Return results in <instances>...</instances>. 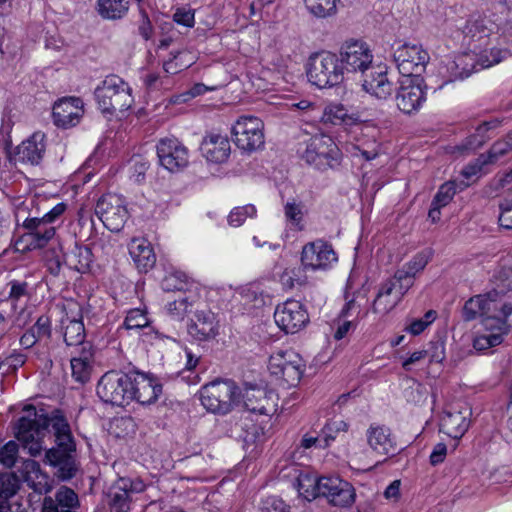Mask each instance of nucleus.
Instances as JSON below:
<instances>
[{"mask_svg": "<svg viewBox=\"0 0 512 512\" xmlns=\"http://www.w3.org/2000/svg\"><path fill=\"white\" fill-rule=\"evenodd\" d=\"M93 254L91 249L85 245L75 244L73 250L67 256L65 263L69 268L76 270L80 273H85L90 269L93 261Z\"/></svg>", "mask_w": 512, "mask_h": 512, "instance_id": "obj_39", "label": "nucleus"}, {"mask_svg": "<svg viewBox=\"0 0 512 512\" xmlns=\"http://www.w3.org/2000/svg\"><path fill=\"white\" fill-rule=\"evenodd\" d=\"M203 156L213 163H224L230 156L231 145L227 136L210 133L201 143Z\"/></svg>", "mask_w": 512, "mask_h": 512, "instance_id": "obj_27", "label": "nucleus"}, {"mask_svg": "<svg viewBox=\"0 0 512 512\" xmlns=\"http://www.w3.org/2000/svg\"><path fill=\"white\" fill-rule=\"evenodd\" d=\"M62 247L58 244L57 247L48 249L44 254V262L47 271L53 275L58 276L62 267Z\"/></svg>", "mask_w": 512, "mask_h": 512, "instance_id": "obj_49", "label": "nucleus"}, {"mask_svg": "<svg viewBox=\"0 0 512 512\" xmlns=\"http://www.w3.org/2000/svg\"><path fill=\"white\" fill-rule=\"evenodd\" d=\"M138 33L146 41L152 39L154 29L146 10L139 6Z\"/></svg>", "mask_w": 512, "mask_h": 512, "instance_id": "obj_61", "label": "nucleus"}, {"mask_svg": "<svg viewBox=\"0 0 512 512\" xmlns=\"http://www.w3.org/2000/svg\"><path fill=\"white\" fill-rule=\"evenodd\" d=\"M499 126V121H484L479 124L475 131L467 136L461 144V149L475 151L481 148L488 140L492 138V132Z\"/></svg>", "mask_w": 512, "mask_h": 512, "instance_id": "obj_34", "label": "nucleus"}, {"mask_svg": "<svg viewBox=\"0 0 512 512\" xmlns=\"http://www.w3.org/2000/svg\"><path fill=\"white\" fill-rule=\"evenodd\" d=\"M471 414L468 406L445 412L441 419V430L453 439H461L469 429Z\"/></svg>", "mask_w": 512, "mask_h": 512, "instance_id": "obj_26", "label": "nucleus"}, {"mask_svg": "<svg viewBox=\"0 0 512 512\" xmlns=\"http://www.w3.org/2000/svg\"><path fill=\"white\" fill-rule=\"evenodd\" d=\"M93 353L91 346L82 348L79 356L71 358L72 377L75 381L84 384L90 380L92 371Z\"/></svg>", "mask_w": 512, "mask_h": 512, "instance_id": "obj_36", "label": "nucleus"}, {"mask_svg": "<svg viewBox=\"0 0 512 512\" xmlns=\"http://www.w3.org/2000/svg\"><path fill=\"white\" fill-rule=\"evenodd\" d=\"M393 59L404 77H421L430 56L421 45L404 43L394 51Z\"/></svg>", "mask_w": 512, "mask_h": 512, "instance_id": "obj_13", "label": "nucleus"}, {"mask_svg": "<svg viewBox=\"0 0 512 512\" xmlns=\"http://www.w3.org/2000/svg\"><path fill=\"white\" fill-rule=\"evenodd\" d=\"M377 131L375 128L365 127L361 131V137L357 138L353 150L358 151L366 161L375 159L380 152V144L377 141Z\"/></svg>", "mask_w": 512, "mask_h": 512, "instance_id": "obj_35", "label": "nucleus"}, {"mask_svg": "<svg viewBox=\"0 0 512 512\" xmlns=\"http://www.w3.org/2000/svg\"><path fill=\"white\" fill-rule=\"evenodd\" d=\"M200 401L211 413L225 415L239 403L241 390L232 380H215L200 390Z\"/></svg>", "mask_w": 512, "mask_h": 512, "instance_id": "obj_4", "label": "nucleus"}, {"mask_svg": "<svg viewBox=\"0 0 512 512\" xmlns=\"http://www.w3.org/2000/svg\"><path fill=\"white\" fill-rule=\"evenodd\" d=\"M129 254L140 272L149 271L156 263L153 248L145 239H133L129 245Z\"/></svg>", "mask_w": 512, "mask_h": 512, "instance_id": "obj_33", "label": "nucleus"}, {"mask_svg": "<svg viewBox=\"0 0 512 512\" xmlns=\"http://www.w3.org/2000/svg\"><path fill=\"white\" fill-rule=\"evenodd\" d=\"M67 210V204L60 202L51 208L46 214L40 217L44 222H47L51 226H57V222H61V218Z\"/></svg>", "mask_w": 512, "mask_h": 512, "instance_id": "obj_64", "label": "nucleus"}, {"mask_svg": "<svg viewBox=\"0 0 512 512\" xmlns=\"http://www.w3.org/2000/svg\"><path fill=\"white\" fill-rule=\"evenodd\" d=\"M503 334L504 333L500 332L498 334L491 333L488 335H480L474 339L473 347L478 351H483L497 346L503 341Z\"/></svg>", "mask_w": 512, "mask_h": 512, "instance_id": "obj_59", "label": "nucleus"}, {"mask_svg": "<svg viewBox=\"0 0 512 512\" xmlns=\"http://www.w3.org/2000/svg\"><path fill=\"white\" fill-rule=\"evenodd\" d=\"M131 401L141 405L155 403L162 394V384L151 374L131 371Z\"/></svg>", "mask_w": 512, "mask_h": 512, "instance_id": "obj_22", "label": "nucleus"}, {"mask_svg": "<svg viewBox=\"0 0 512 512\" xmlns=\"http://www.w3.org/2000/svg\"><path fill=\"white\" fill-rule=\"evenodd\" d=\"M95 214L112 232H119L128 219V210L123 198L117 194L102 195L96 203Z\"/></svg>", "mask_w": 512, "mask_h": 512, "instance_id": "obj_12", "label": "nucleus"}, {"mask_svg": "<svg viewBox=\"0 0 512 512\" xmlns=\"http://www.w3.org/2000/svg\"><path fill=\"white\" fill-rule=\"evenodd\" d=\"M149 319L141 309H131L124 320V327L127 330L149 327Z\"/></svg>", "mask_w": 512, "mask_h": 512, "instance_id": "obj_55", "label": "nucleus"}, {"mask_svg": "<svg viewBox=\"0 0 512 512\" xmlns=\"http://www.w3.org/2000/svg\"><path fill=\"white\" fill-rule=\"evenodd\" d=\"M263 128L260 118L241 116L232 127L234 143L243 151H256L264 145Z\"/></svg>", "mask_w": 512, "mask_h": 512, "instance_id": "obj_11", "label": "nucleus"}, {"mask_svg": "<svg viewBox=\"0 0 512 512\" xmlns=\"http://www.w3.org/2000/svg\"><path fill=\"white\" fill-rule=\"evenodd\" d=\"M84 114V103L79 97H63L55 102L52 110L53 123L58 128L76 126Z\"/></svg>", "mask_w": 512, "mask_h": 512, "instance_id": "obj_21", "label": "nucleus"}, {"mask_svg": "<svg viewBox=\"0 0 512 512\" xmlns=\"http://www.w3.org/2000/svg\"><path fill=\"white\" fill-rule=\"evenodd\" d=\"M362 87L367 93L380 100L388 99L394 91L393 83L389 80L387 71L382 69L372 72L370 76L366 77Z\"/></svg>", "mask_w": 512, "mask_h": 512, "instance_id": "obj_32", "label": "nucleus"}, {"mask_svg": "<svg viewBox=\"0 0 512 512\" xmlns=\"http://www.w3.org/2000/svg\"><path fill=\"white\" fill-rule=\"evenodd\" d=\"M277 326L286 334L299 332L309 322V315L300 301L288 299L274 312Z\"/></svg>", "mask_w": 512, "mask_h": 512, "instance_id": "obj_17", "label": "nucleus"}, {"mask_svg": "<svg viewBox=\"0 0 512 512\" xmlns=\"http://www.w3.org/2000/svg\"><path fill=\"white\" fill-rule=\"evenodd\" d=\"M241 396L245 408L250 412L271 415L276 411L273 392H268L262 387H248Z\"/></svg>", "mask_w": 512, "mask_h": 512, "instance_id": "obj_25", "label": "nucleus"}, {"mask_svg": "<svg viewBox=\"0 0 512 512\" xmlns=\"http://www.w3.org/2000/svg\"><path fill=\"white\" fill-rule=\"evenodd\" d=\"M339 0H304L307 10L318 18L334 16Z\"/></svg>", "mask_w": 512, "mask_h": 512, "instance_id": "obj_43", "label": "nucleus"}, {"mask_svg": "<svg viewBox=\"0 0 512 512\" xmlns=\"http://www.w3.org/2000/svg\"><path fill=\"white\" fill-rule=\"evenodd\" d=\"M320 497H325L333 506L349 507L356 497L351 483L339 477H320Z\"/></svg>", "mask_w": 512, "mask_h": 512, "instance_id": "obj_19", "label": "nucleus"}, {"mask_svg": "<svg viewBox=\"0 0 512 512\" xmlns=\"http://www.w3.org/2000/svg\"><path fill=\"white\" fill-rule=\"evenodd\" d=\"M490 26H492V23L485 16H482L481 14H473L467 20L466 25L463 28V33L466 37H470L472 39H482L483 37L489 36L492 31Z\"/></svg>", "mask_w": 512, "mask_h": 512, "instance_id": "obj_42", "label": "nucleus"}, {"mask_svg": "<svg viewBox=\"0 0 512 512\" xmlns=\"http://www.w3.org/2000/svg\"><path fill=\"white\" fill-rule=\"evenodd\" d=\"M256 212L257 210L255 206L251 204L235 207L228 215V223L230 226L239 227L247 218L254 217Z\"/></svg>", "mask_w": 512, "mask_h": 512, "instance_id": "obj_53", "label": "nucleus"}, {"mask_svg": "<svg viewBox=\"0 0 512 512\" xmlns=\"http://www.w3.org/2000/svg\"><path fill=\"white\" fill-rule=\"evenodd\" d=\"M468 186L467 183L455 181H448L439 187L438 192L433 198L434 205H440L445 207L453 199L454 195L458 191L464 190Z\"/></svg>", "mask_w": 512, "mask_h": 512, "instance_id": "obj_44", "label": "nucleus"}, {"mask_svg": "<svg viewBox=\"0 0 512 512\" xmlns=\"http://www.w3.org/2000/svg\"><path fill=\"white\" fill-rule=\"evenodd\" d=\"M478 316L485 317V296L476 295L467 300L462 309V318L469 322L475 320Z\"/></svg>", "mask_w": 512, "mask_h": 512, "instance_id": "obj_45", "label": "nucleus"}, {"mask_svg": "<svg viewBox=\"0 0 512 512\" xmlns=\"http://www.w3.org/2000/svg\"><path fill=\"white\" fill-rule=\"evenodd\" d=\"M337 261V255L331 244L317 240L304 245L301 263L305 270H326Z\"/></svg>", "mask_w": 512, "mask_h": 512, "instance_id": "obj_18", "label": "nucleus"}, {"mask_svg": "<svg viewBox=\"0 0 512 512\" xmlns=\"http://www.w3.org/2000/svg\"><path fill=\"white\" fill-rule=\"evenodd\" d=\"M436 319V311L429 310L425 313L424 318L414 319L407 327L406 331L412 335L421 334Z\"/></svg>", "mask_w": 512, "mask_h": 512, "instance_id": "obj_58", "label": "nucleus"}, {"mask_svg": "<svg viewBox=\"0 0 512 512\" xmlns=\"http://www.w3.org/2000/svg\"><path fill=\"white\" fill-rule=\"evenodd\" d=\"M294 486L299 495L308 501L320 497V477L312 473L301 471L296 477Z\"/></svg>", "mask_w": 512, "mask_h": 512, "instance_id": "obj_38", "label": "nucleus"}, {"mask_svg": "<svg viewBox=\"0 0 512 512\" xmlns=\"http://www.w3.org/2000/svg\"><path fill=\"white\" fill-rule=\"evenodd\" d=\"M128 9V2L125 0H97L96 10L103 19H121Z\"/></svg>", "mask_w": 512, "mask_h": 512, "instance_id": "obj_41", "label": "nucleus"}, {"mask_svg": "<svg viewBox=\"0 0 512 512\" xmlns=\"http://www.w3.org/2000/svg\"><path fill=\"white\" fill-rule=\"evenodd\" d=\"M131 372L111 370L97 384V395L106 404L125 406L131 402Z\"/></svg>", "mask_w": 512, "mask_h": 512, "instance_id": "obj_6", "label": "nucleus"}, {"mask_svg": "<svg viewBox=\"0 0 512 512\" xmlns=\"http://www.w3.org/2000/svg\"><path fill=\"white\" fill-rule=\"evenodd\" d=\"M27 361V356L20 351H13L10 355L0 361L1 376L14 373Z\"/></svg>", "mask_w": 512, "mask_h": 512, "instance_id": "obj_50", "label": "nucleus"}, {"mask_svg": "<svg viewBox=\"0 0 512 512\" xmlns=\"http://www.w3.org/2000/svg\"><path fill=\"white\" fill-rule=\"evenodd\" d=\"M495 288L498 292L506 293L512 290V267L501 265L495 271L494 275Z\"/></svg>", "mask_w": 512, "mask_h": 512, "instance_id": "obj_51", "label": "nucleus"}, {"mask_svg": "<svg viewBox=\"0 0 512 512\" xmlns=\"http://www.w3.org/2000/svg\"><path fill=\"white\" fill-rule=\"evenodd\" d=\"M188 334L197 341H208L219 333V323L211 311H197L187 326Z\"/></svg>", "mask_w": 512, "mask_h": 512, "instance_id": "obj_24", "label": "nucleus"}, {"mask_svg": "<svg viewBox=\"0 0 512 512\" xmlns=\"http://www.w3.org/2000/svg\"><path fill=\"white\" fill-rule=\"evenodd\" d=\"M268 370L277 380L288 387L296 386L303 375V364L293 352H278L270 356Z\"/></svg>", "mask_w": 512, "mask_h": 512, "instance_id": "obj_14", "label": "nucleus"}, {"mask_svg": "<svg viewBox=\"0 0 512 512\" xmlns=\"http://www.w3.org/2000/svg\"><path fill=\"white\" fill-rule=\"evenodd\" d=\"M8 285L10 286L9 296L4 301H9V308L14 311L17 301L30 298L29 284L26 281L12 280Z\"/></svg>", "mask_w": 512, "mask_h": 512, "instance_id": "obj_47", "label": "nucleus"}, {"mask_svg": "<svg viewBox=\"0 0 512 512\" xmlns=\"http://www.w3.org/2000/svg\"><path fill=\"white\" fill-rule=\"evenodd\" d=\"M69 312L66 313L65 317L62 318L61 324L64 329L63 337L67 346H78L82 348H89L91 346L88 342H85V327L82 321V309L77 303H71L68 305Z\"/></svg>", "mask_w": 512, "mask_h": 512, "instance_id": "obj_23", "label": "nucleus"}, {"mask_svg": "<svg viewBox=\"0 0 512 512\" xmlns=\"http://www.w3.org/2000/svg\"><path fill=\"white\" fill-rule=\"evenodd\" d=\"M427 85L422 77H406L396 90L397 108L404 114L417 113L426 102Z\"/></svg>", "mask_w": 512, "mask_h": 512, "instance_id": "obj_9", "label": "nucleus"}, {"mask_svg": "<svg viewBox=\"0 0 512 512\" xmlns=\"http://www.w3.org/2000/svg\"><path fill=\"white\" fill-rule=\"evenodd\" d=\"M347 428L348 425L343 420H330L321 429L320 435L322 436L324 442L327 443L328 447L330 443L335 440L337 434L341 431H346Z\"/></svg>", "mask_w": 512, "mask_h": 512, "instance_id": "obj_56", "label": "nucleus"}, {"mask_svg": "<svg viewBox=\"0 0 512 512\" xmlns=\"http://www.w3.org/2000/svg\"><path fill=\"white\" fill-rule=\"evenodd\" d=\"M79 506L78 495L66 486H62L55 494V499L47 496L43 500L42 512H76Z\"/></svg>", "mask_w": 512, "mask_h": 512, "instance_id": "obj_30", "label": "nucleus"}, {"mask_svg": "<svg viewBox=\"0 0 512 512\" xmlns=\"http://www.w3.org/2000/svg\"><path fill=\"white\" fill-rule=\"evenodd\" d=\"M415 276L403 269H398L393 277L386 279L394 284V291L402 300L409 289L414 285Z\"/></svg>", "mask_w": 512, "mask_h": 512, "instance_id": "obj_46", "label": "nucleus"}, {"mask_svg": "<svg viewBox=\"0 0 512 512\" xmlns=\"http://www.w3.org/2000/svg\"><path fill=\"white\" fill-rule=\"evenodd\" d=\"M160 164L170 172H177L189 163L188 149L176 138H164L157 144Z\"/></svg>", "mask_w": 512, "mask_h": 512, "instance_id": "obj_20", "label": "nucleus"}, {"mask_svg": "<svg viewBox=\"0 0 512 512\" xmlns=\"http://www.w3.org/2000/svg\"><path fill=\"white\" fill-rule=\"evenodd\" d=\"M302 158L309 165L326 170L341 164L342 153L331 137L321 134L310 139Z\"/></svg>", "mask_w": 512, "mask_h": 512, "instance_id": "obj_7", "label": "nucleus"}, {"mask_svg": "<svg viewBox=\"0 0 512 512\" xmlns=\"http://www.w3.org/2000/svg\"><path fill=\"white\" fill-rule=\"evenodd\" d=\"M402 300L394 291L392 281H383L372 302L371 311L374 314L385 316L390 313Z\"/></svg>", "mask_w": 512, "mask_h": 512, "instance_id": "obj_31", "label": "nucleus"}, {"mask_svg": "<svg viewBox=\"0 0 512 512\" xmlns=\"http://www.w3.org/2000/svg\"><path fill=\"white\" fill-rule=\"evenodd\" d=\"M25 467L29 470L26 480L36 493L47 494L52 490L49 476L41 472L38 462L27 460L25 461Z\"/></svg>", "mask_w": 512, "mask_h": 512, "instance_id": "obj_37", "label": "nucleus"}, {"mask_svg": "<svg viewBox=\"0 0 512 512\" xmlns=\"http://www.w3.org/2000/svg\"><path fill=\"white\" fill-rule=\"evenodd\" d=\"M512 151V134H506L495 141L486 153H481L477 158L469 162L461 171L464 178L487 174L490 166L497 164L501 158Z\"/></svg>", "mask_w": 512, "mask_h": 512, "instance_id": "obj_10", "label": "nucleus"}, {"mask_svg": "<svg viewBox=\"0 0 512 512\" xmlns=\"http://www.w3.org/2000/svg\"><path fill=\"white\" fill-rule=\"evenodd\" d=\"M28 329L39 342L49 340L52 335L51 319L48 315L43 314L39 316L36 322Z\"/></svg>", "mask_w": 512, "mask_h": 512, "instance_id": "obj_54", "label": "nucleus"}, {"mask_svg": "<svg viewBox=\"0 0 512 512\" xmlns=\"http://www.w3.org/2000/svg\"><path fill=\"white\" fill-rule=\"evenodd\" d=\"M27 231L16 242L17 250L19 245L25 243L22 250H35L44 248L56 235L57 226H51L40 217L26 218L22 224Z\"/></svg>", "mask_w": 512, "mask_h": 512, "instance_id": "obj_16", "label": "nucleus"}, {"mask_svg": "<svg viewBox=\"0 0 512 512\" xmlns=\"http://www.w3.org/2000/svg\"><path fill=\"white\" fill-rule=\"evenodd\" d=\"M309 82L320 88H332L343 83L345 71L336 53L322 50L311 54L306 65Z\"/></svg>", "mask_w": 512, "mask_h": 512, "instance_id": "obj_3", "label": "nucleus"}, {"mask_svg": "<svg viewBox=\"0 0 512 512\" xmlns=\"http://www.w3.org/2000/svg\"><path fill=\"white\" fill-rule=\"evenodd\" d=\"M366 436L370 448L379 454L394 455L398 450L390 429L384 425H370Z\"/></svg>", "mask_w": 512, "mask_h": 512, "instance_id": "obj_28", "label": "nucleus"}, {"mask_svg": "<svg viewBox=\"0 0 512 512\" xmlns=\"http://www.w3.org/2000/svg\"><path fill=\"white\" fill-rule=\"evenodd\" d=\"M47 413L33 405H26L14 424L16 439L28 453L35 457L45 449L44 437L47 434Z\"/></svg>", "mask_w": 512, "mask_h": 512, "instance_id": "obj_2", "label": "nucleus"}, {"mask_svg": "<svg viewBox=\"0 0 512 512\" xmlns=\"http://www.w3.org/2000/svg\"><path fill=\"white\" fill-rule=\"evenodd\" d=\"M47 433L54 438V445L45 450V463L53 469V475L59 481H69L79 470L76 440L71 426L60 409L47 414Z\"/></svg>", "mask_w": 512, "mask_h": 512, "instance_id": "obj_1", "label": "nucleus"}, {"mask_svg": "<svg viewBox=\"0 0 512 512\" xmlns=\"http://www.w3.org/2000/svg\"><path fill=\"white\" fill-rule=\"evenodd\" d=\"M96 102L103 114L128 110L133 104L131 88L119 76H107L94 92Z\"/></svg>", "mask_w": 512, "mask_h": 512, "instance_id": "obj_5", "label": "nucleus"}, {"mask_svg": "<svg viewBox=\"0 0 512 512\" xmlns=\"http://www.w3.org/2000/svg\"><path fill=\"white\" fill-rule=\"evenodd\" d=\"M503 292L493 289L485 296L484 326L487 329H497L508 333L512 327V304L507 301Z\"/></svg>", "mask_w": 512, "mask_h": 512, "instance_id": "obj_8", "label": "nucleus"}, {"mask_svg": "<svg viewBox=\"0 0 512 512\" xmlns=\"http://www.w3.org/2000/svg\"><path fill=\"white\" fill-rule=\"evenodd\" d=\"M45 148V135L41 132H35L17 147V159L23 163L37 165L43 158Z\"/></svg>", "mask_w": 512, "mask_h": 512, "instance_id": "obj_29", "label": "nucleus"}, {"mask_svg": "<svg viewBox=\"0 0 512 512\" xmlns=\"http://www.w3.org/2000/svg\"><path fill=\"white\" fill-rule=\"evenodd\" d=\"M284 214L287 220L299 226L303 219V206L295 200L288 201L284 206Z\"/></svg>", "mask_w": 512, "mask_h": 512, "instance_id": "obj_63", "label": "nucleus"}, {"mask_svg": "<svg viewBox=\"0 0 512 512\" xmlns=\"http://www.w3.org/2000/svg\"><path fill=\"white\" fill-rule=\"evenodd\" d=\"M338 58L345 72L364 73L371 67L373 54L369 45L357 39L345 41L339 50Z\"/></svg>", "mask_w": 512, "mask_h": 512, "instance_id": "obj_15", "label": "nucleus"}, {"mask_svg": "<svg viewBox=\"0 0 512 512\" xmlns=\"http://www.w3.org/2000/svg\"><path fill=\"white\" fill-rule=\"evenodd\" d=\"M323 120L333 125H353L358 117L349 114L347 108L342 104H330L324 109Z\"/></svg>", "mask_w": 512, "mask_h": 512, "instance_id": "obj_40", "label": "nucleus"}, {"mask_svg": "<svg viewBox=\"0 0 512 512\" xmlns=\"http://www.w3.org/2000/svg\"><path fill=\"white\" fill-rule=\"evenodd\" d=\"M108 496L109 504L114 510L130 509V494L126 489L118 487V480L110 488Z\"/></svg>", "mask_w": 512, "mask_h": 512, "instance_id": "obj_48", "label": "nucleus"}, {"mask_svg": "<svg viewBox=\"0 0 512 512\" xmlns=\"http://www.w3.org/2000/svg\"><path fill=\"white\" fill-rule=\"evenodd\" d=\"M18 453V444L9 441L0 449V462L7 468L14 466Z\"/></svg>", "mask_w": 512, "mask_h": 512, "instance_id": "obj_60", "label": "nucleus"}, {"mask_svg": "<svg viewBox=\"0 0 512 512\" xmlns=\"http://www.w3.org/2000/svg\"><path fill=\"white\" fill-rule=\"evenodd\" d=\"M500 214L498 222L500 227L512 230V198L504 199L499 204Z\"/></svg>", "mask_w": 512, "mask_h": 512, "instance_id": "obj_62", "label": "nucleus"}, {"mask_svg": "<svg viewBox=\"0 0 512 512\" xmlns=\"http://www.w3.org/2000/svg\"><path fill=\"white\" fill-rule=\"evenodd\" d=\"M18 489L19 481L13 473H0V500H8Z\"/></svg>", "mask_w": 512, "mask_h": 512, "instance_id": "obj_52", "label": "nucleus"}, {"mask_svg": "<svg viewBox=\"0 0 512 512\" xmlns=\"http://www.w3.org/2000/svg\"><path fill=\"white\" fill-rule=\"evenodd\" d=\"M507 53L506 50L498 48H492L489 51L485 50L479 55L478 64L482 68H488L501 62L506 57Z\"/></svg>", "mask_w": 512, "mask_h": 512, "instance_id": "obj_57", "label": "nucleus"}]
</instances>
